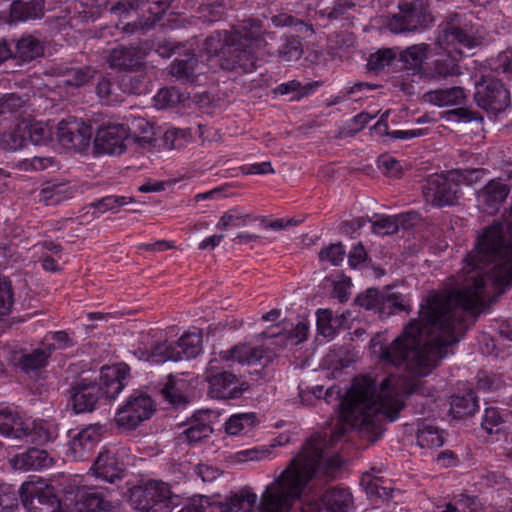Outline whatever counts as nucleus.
Wrapping results in <instances>:
<instances>
[{
    "label": "nucleus",
    "instance_id": "f257e3e1",
    "mask_svg": "<svg viewBox=\"0 0 512 512\" xmlns=\"http://www.w3.org/2000/svg\"><path fill=\"white\" fill-rule=\"evenodd\" d=\"M509 226L494 222L483 229L465 259L460 288L427 297L419 320H411L401 335L380 348L379 358L385 365L406 364L413 375H429L446 357L448 348L466 333L469 311L505 292L512 284V237L506 238Z\"/></svg>",
    "mask_w": 512,
    "mask_h": 512
},
{
    "label": "nucleus",
    "instance_id": "f03ea898",
    "mask_svg": "<svg viewBox=\"0 0 512 512\" xmlns=\"http://www.w3.org/2000/svg\"><path fill=\"white\" fill-rule=\"evenodd\" d=\"M425 392V382L416 378L389 375L378 391L373 379L362 377L340 401V415L346 423L358 426L362 437L374 442L383 433L382 420L394 421L398 417L404 407V396Z\"/></svg>",
    "mask_w": 512,
    "mask_h": 512
},
{
    "label": "nucleus",
    "instance_id": "7ed1b4c3",
    "mask_svg": "<svg viewBox=\"0 0 512 512\" xmlns=\"http://www.w3.org/2000/svg\"><path fill=\"white\" fill-rule=\"evenodd\" d=\"M265 35H270L260 20L247 18L233 26L228 33L214 32L208 36L202 50L208 61L215 60L223 70L232 71L237 68L250 72L256 65V51L265 42Z\"/></svg>",
    "mask_w": 512,
    "mask_h": 512
},
{
    "label": "nucleus",
    "instance_id": "20e7f679",
    "mask_svg": "<svg viewBox=\"0 0 512 512\" xmlns=\"http://www.w3.org/2000/svg\"><path fill=\"white\" fill-rule=\"evenodd\" d=\"M346 433V427H337L327 440L321 436L312 437L297 457L291 460L290 465L280 474V476L268 487H273L276 483L280 484L278 493L283 496L296 491V495L289 496L288 510H290L295 499L299 498L304 487L316 474H323L330 477L332 473L341 467L342 461L336 454H330L327 451L329 442L337 441Z\"/></svg>",
    "mask_w": 512,
    "mask_h": 512
},
{
    "label": "nucleus",
    "instance_id": "39448f33",
    "mask_svg": "<svg viewBox=\"0 0 512 512\" xmlns=\"http://www.w3.org/2000/svg\"><path fill=\"white\" fill-rule=\"evenodd\" d=\"M127 365L103 366L98 382L81 379L70 390L69 403L77 414L92 412L102 399H115L129 377Z\"/></svg>",
    "mask_w": 512,
    "mask_h": 512
},
{
    "label": "nucleus",
    "instance_id": "423d86ee",
    "mask_svg": "<svg viewBox=\"0 0 512 512\" xmlns=\"http://www.w3.org/2000/svg\"><path fill=\"white\" fill-rule=\"evenodd\" d=\"M0 434L11 441L42 445L57 437L56 428L45 422L23 419L6 408L0 410Z\"/></svg>",
    "mask_w": 512,
    "mask_h": 512
},
{
    "label": "nucleus",
    "instance_id": "0eeeda50",
    "mask_svg": "<svg viewBox=\"0 0 512 512\" xmlns=\"http://www.w3.org/2000/svg\"><path fill=\"white\" fill-rule=\"evenodd\" d=\"M129 501L140 512H171L178 505V496L168 483L149 480L130 489Z\"/></svg>",
    "mask_w": 512,
    "mask_h": 512
},
{
    "label": "nucleus",
    "instance_id": "6e6552de",
    "mask_svg": "<svg viewBox=\"0 0 512 512\" xmlns=\"http://www.w3.org/2000/svg\"><path fill=\"white\" fill-rule=\"evenodd\" d=\"M280 487L276 483L273 487H267L261 497V512H288L289 497H281L278 493ZM296 491L290 492L288 496L296 495ZM257 496L254 493H246L245 495L234 494L225 504H220L219 512H254V506Z\"/></svg>",
    "mask_w": 512,
    "mask_h": 512
},
{
    "label": "nucleus",
    "instance_id": "1a4fd4ad",
    "mask_svg": "<svg viewBox=\"0 0 512 512\" xmlns=\"http://www.w3.org/2000/svg\"><path fill=\"white\" fill-rule=\"evenodd\" d=\"M434 18L424 0L399 4V12L388 17L385 27L394 34L409 33L428 28Z\"/></svg>",
    "mask_w": 512,
    "mask_h": 512
},
{
    "label": "nucleus",
    "instance_id": "9d476101",
    "mask_svg": "<svg viewBox=\"0 0 512 512\" xmlns=\"http://www.w3.org/2000/svg\"><path fill=\"white\" fill-rule=\"evenodd\" d=\"M218 363V359H211L205 371V379L209 384V395L222 400L240 398L250 388L249 383L240 380L232 372L220 368Z\"/></svg>",
    "mask_w": 512,
    "mask_h": 512
},
{
    "label": "nucleus",
    "instance_id": "9b49d317",
    "mask_svg": "<svg viewBox=\"0 0 512 512\" xmlns=\"http://www.w3.org/2000/svg\"><path fill=\"white\" fill-rule=\"evenodd\" d=\"M422 193L427 203L439 208L457 204L462 194L451 171L430 175L422 186Z\"/></svg>",
    "mask_w": 512,
    "mask_h": 512
},
{
    "label": "nucleus",
    "instance_id": "f8f14e48",
    "mask_svg": "<svg viewBox=\"0 0 512 512\" xmlns=\"http://www.w3.org/2000/svg\"><path fill=\"white\" fill-rule=\"evenodd\" d=\"M474 99L480 108L494 115L504 112L511 106L510 91L496 78H482L476 86Z\"/></svg>",
    "mask_w": 512,
    "mask_h": 512
},
{
    "label": "nucleus",
    "instance_id": "ddd939ff",
    "mask_svg": "<svg viewBox=\"0 0 512 512\" xmlns=\"http://www.w3.org/2000/svg\"><path fill=\"white\" fill-rule=\"evenodd\" d=\"M172 0H120L110 8V12L126 17L130 11H141L140 25L152 28L165 15Z\"/></svg>",
    "mask_w": 512,
    "mask_h": 512
},
{
    "label": "nucleus",
    "instance_id": "4468645a",
    "mask_svg": "<svg viewBox=\"0 0 512 512\" xmlns=\"http://www.w3.org/2000/svg\"><path fill=\"white\" fill-rule=\"evenodd\" d=\"M153 412L152 398L143 392L135 391L129 396L125 405L117 411L116 423L119 427L132 430L149 419Z\"/></svg>",
    "mask_w": 512,
    "mask_h": 512
},
{
    "label": "nucleus",
    "instance_id": "2eb2a0df",
    "mask_svg": "<svg viewBox=\"0 0 512 512\" xmlns=\"http://www.w3.org/2000/svg\"><path fill=\"white\" fill-rule=\"evenodd\" d=\"M92 135V127L76 118L62 120L57 124V139L65 149L85 152L90 146Z\"/></svg>",
    "mask_w": 512,
    "mask_h": 512
},
{
    "label": "nucleus",
    "instance_id": "dca6fc26",
    "mask_svg": "<svg viewBox=\"0 0 512 512\" xmlns=\"http://www.w3.org/2000/svg\"><path fill=\"white\" fill-rule=\"evenodd\" d=\"M272 349L263 346H251L247 343H239L227 351H222L220 357L226 361H237L242 365H260L261 369H256L254 373L263 378V371L275 358Z\"/></svg>",
    "mask_w": 512,
    "mask_h": 512
},
{
    "label": "nucleus",
    "instance_id": "f3484780",
    "mask_svg": "<svg viewBox=\"0 0 512 512\" xmlns=\"http://www.w3.org/2000/svg\"><path fill=\"white\" fill-rule=\"evenodd\" d=\"M19 492L28 512H61L60 501L49 487L43 489L34 483L25 482Z\"/></svg>",
    "mask_w": 512,
    "mask_h": 512
},
{
    "label": "nucleus",
    "instance_id": "a211bd4d",
    "mask_svg": "<svg viewBox=\"0 0 512 512\" xmlns=\"http://www.w3.org/2000/svg\"><path fill=\"white\" fill-rule=\"evenodd\" d=\"M129 141L128 129L124 124H107L99 127L94 139L97 153L120 155Z\"/></svg>",
    "mask_w": 512,
    "mask_h": 512
},
{
    "label": "nucleus",
    "instance_id": "6ab92c4d",
    "mask_svg": "<svg viewBox=\"0 0 512 512\" xmlns=\"http://www.w3.org/2000/svg\"><path fill=\"white\" fill-rule=\"evenodd\" d=\"M441 35L438 40L440 43L458 44L461 47L472 49L481 44L483 36L478 34V30L474 31L472 26L464 25L463 27L456 25L454 19L440 26Z\"/></svg>",
    "mask_w": 512,
    "mask_h": 512
},
{
    "label": "nucleus",
    "instance_id": "aec40b11",
    "mask_svg": "<svg viewBox=\"0 0 512 512\" xmlns=\"http://www.w3.org/2000/svg\"><path fill=\"white\" fill-rule=\"evenodd\" d=\"M104 431V426L91 424L72 436L69 447L73 457L78 460L88 459L100 442Z\"/></svg>",
    "mask_w": 512,
    "mask_h": 512
},
{
    "label": "nucleus",
    "instance_id": "412c9836",
    "mask_svg": "<svg viewBox=\"0 0 512 512\" xmlns=\"http://www.w3.org/2000/svg\"><path fill=\"white\" fill-rule=\"evenodd\" d=\"M353 506L352 493L347 488L333 487L327 489L319 502L308 505L305 512H348Z\"/></svg>",
    "mask_w": 512,
    "mask_h": 512
},
{
    "label": "nucleus",
    "instance_id": "4be33fe9",
    "mask_svg": "<svg viewBox=\"0 0 512 512\" xmlns=\"http://www.w3.org/2000/svg\"><path fill=\"white\" fill-rule=\"evenodd\" d=\"M93 469L98 478L109 483H115L126 475V467L116 454L108 449H103L96 457Z\"/></svg>",
    "mask_w": 512,
    "mask_h": 512
},
{
    "label": "nucleus",
    "instance_id": "5701e85b",
    "mask_svg": "<svg viewBox=\"0 0 512 512\" xmlns=\"http://www.w3.org/2000/svg\"><path fill=\"white\" fill-rule=\"evenodd\" d=\"M106 59L111 69L134 71L142 66L144 55L138 47L118 46L110 50Z\"/></svg>",
    "mask_w": 512,
    "mask_h": 512
},
{
    "label": "nucleus",
    "instance_id": "b1692460",
    "mask_svg": "<svg viewBox=\"0 0 512 512\" xmlns=\"http://www.w3.org/2000/svg\"><path fill=\"white\" fill-rule=\"evenodd\" d=\"M509 193V185L492 179L477 192V202L484 212L492 214L504 203Z\"/></svg>",
    "mask_w": 512,
    "mask_h": 512
},
{
    "label": "nucleus",
    "instance_id": "393cba45",
    "mask_svg": "<svg viewBox=\"0 0 512 512\" xmlns=\"http://www.w3.org/2000/svg\"><path fill=\"white\" fill-rule=\"evenodd\" d=\"M5 55L2 58H12L21 63L31 62L43 55V46L32 35H23L13 41V47L4 46Z\"/></svg>",
    "mask_w": 512,
    "mask_h": 512
},
{
    "label": "nucleus",
    "instance_id": "a878e982",
    "mask_svg": "<svg viewBox=\"0 0 512 512\" xmlns=\"http://www.w3.org/2000/svg\"><path fill=\"white\" fill-rule=\"evenodd\" d=\"M215 413L211 410H199L189 419L181 438L189 444L198 443L213 433L212 418Z\"/></svg>",
    "mask_w": 512,
    "mask_h": 512
},
{
    "label": "nucleus",
    "instance_id": "bb28decb",
    "mask_svg": "<svg viewBox=\"0 0 512 512\" xmlns=\"http://www.w3.org/2000/svg\"><path fill=\"white\" fill-rule=\"evenodd\" d=\"M45 14V0H11L9 23L35 21Z\"/></svg>",
    "mask_w": 512,
    "mask_h": 512
},
{
    "label": "nucleus",
    "instance_id": "cd10ccee",
    "mask_svg": "<svg viewBox=\"0 0 512 512\" xmlns=\"http://www.w3.org/2000/svg\"><path fill=\"white\" fill-rule=\"evenodd\" d=\"M460 66L450 53H440L423 69V75L429 80H442L450 76L460 75Z\"/></svg>",
    "mask_w": 512,
    "mask_h": 512
},
{
    "label": "nucleus",
    "instance_id": "c85d7f7f",
    "mask_svg": "<svg viewBox=\"0 0 512 512\" xmlns=\"http://www.w3.org/2000/svg\"><path fill=\"white\" fill-rule=\"evenodd\" d=\"M52 462L45 450L34 447L16 455L12 460L14 467L21 470H38L51 466Z\"/></svg>",
    "mask_w": 512,
    "mask_h": 512
},
{
    "label": "nucleus",
    "instance_id": "c756f323",
    "mask_svg": "<svg viewBox=\"0 0 512 512\" xmlns=\"http://www.w3.org/2000/svg\"><path fill=\"white\" fill-rule=\"evenodd\" d=\"M54 349L53 345H49L46 349L37 348L31 352L21 353L18 358H15L16 365L26 374L37 372L48 364Z\"/></svg>",
    "mask_w": 512,
    "mask_h": 512
},
{
    "label": "nucleus",
    "instance_id": "7c9ffc66",
    "mask_svg": "<svg viewBox=\"0 0 512 512\" xmlns=\"http://www.w3.org/2000/svg\"><path fill=\"white\" fill-rule=\"evenodd\" d=\"M62 77V83L67 86L81 87L88 83L96 74V70L90 66H60L55 69Z\"/></svg>",
    "mask_w": 512,
    "mask_h": 512
},
{
    "label": "nucleus",
    "instance_id": "2f4dec72",
    "mask_svg": "<svg viewBox=\"0 0 512 512\" xmlns=\"http://www.w3.org/2000/svg\"><path fill=\"white\" fill-rule=\"evenodd\" d=\"M198 59L194 54H186L183 58H177L170 66V74L182 83H192L199 72Z\"/></svg>",
    "mask_w": 512,
    "mask_h": 512
},
{
    "label": "nucleus",
    "instance_id": "473e14b6",
    "mask_svg": "<svg viewBox=\"0 0 512 512\" xmlns=\"http://www.w3.org/2000/svg\"><path fill=\"white\" fill-rule=\"evenodd\" d=\"M128 135L139 146L146 148L154 145L156 141L153 125L144 118H135L130 126H126Z\"/></svg>",
    "mask_w": 512,
    "mask_h": 512
},
{
    "label": "nucleus",
    "instance_id": "72a5a7b5",
    "mask_svg": "<svg viewBox=\"0 0 512 512\" xmlns=\"http://www.w3.org/2000/svg\"><path fill=\"white\" fill-rule=\"evenodd\" d=\"M465 93L461 87L431 90L424 94L426 102L437 106L458 105L463 102Z\"/></svg>",
    "mask_w": 512,
    "mask_h": 512
},
{
    "label": "nucleus",
    "instance_id": "f704fd0d",
    "mask_svg": "<svg viewBox=\"0 0 512 512\" xmlns=\"http://www.w3.org/2000/svg\"><path fill=\"white\" fill-rule=\"evenodd\" d=\"M141 357H145L147 361L155 363L181 361L176 343H170L168 341L155 343L149 351H143Z\"/></svg>",
    "mask_w": 512,
    "mask_h": 512
},
{
    "label": "nucleus",
    "instance_id": "c9c22d12",
    "mask_svg": "<svg viewBox=\"0 0 512 512\" xmlns=\"http://www.w3.org/2000/svg\"><path fill=\"white\" fill-rule=\"evenodd\" d=\"M185 381L173 375L167 377V381L161 389L163 398L174 407L184 406L188 403L186 396L183 394Z\"/></svg>",
    "mask_w": 512,
    "mask_h": 512
},
{
    "label": "nucleus",
    "instance_id": "e433bc0d",
    "mask_svg": "<svg viewBox=\"0 0 512 512\" xmlns=\"http://www.w3.org/2000/svg\"><path fill=\"white\" fill-rule=\"evenodd\" d=\"M478 407V400L473 390H469L463 395L452 396L451 411L456 418L472 415Z\"/></svg>",
    "mask_w": 512,
    "mask_h": 512
},
{
    "label": "nucleus",
    "instance_id": "4c0bfd02",
    "mask_svg": "<svg viewBox=\"0 0 512 512\" xmlns=\"http://www.w3.org/2000/svg\"><path fill=\"white\" fill-rule=\"evenodd\" d=\"M417 444L421 448H438L441 447L445 438L443 431L438 427L422 423L417 430Z\"/></svg>",
    "mask_w": 512,
    "mask_h": 512
},
{
    "label": "nucleus",
    "instance_id": "58836bf2",
    "mask_svg": "<svg viewBox=\"0 0 512 512\" xmlns=\"http://www.w3.org/2000/svg\"><path fill=\"white\" fill-rule=\"evenodd\" d=\"M175 343L181 360L195 358L202 350V336L200 333H185Z\"/></svg>",
    "mask_w": 512,
    "mask_h": 512
},
{
    "label": "nucleus",
    "instance_id": "ea45409f",
    "mask_svg": "<svg viewBox=\"0 0 512 512\" xmlns=\"http://www.w3.org/2000/svg\"><path fill=\"white\" fill-rule=\"evenodd\" d=\"M25 125L18 124L14 129L0 133V149L13 152L26 146Z\"/></svg>",
    "mask_w": 512,
    "mask_h": 512
},
{
    "label": "nucleus",
    "instance_id": "a19ab883",
    "mask_svg": "<svg viewBox=\"0 0 512 512\" xmlns=\"http://www.w3.org/2000/svg\"><path fill=\"white\" fill-rule=\"evenodd\" d=\"M428 50L429 45L427 44L413 45L400 53V59L406 69L420 70L424 59L427 57Z\"/></svg>",
    "mask_w": 512,
    "mask_h": 512
},
{
    "label": "nucleus",
    "instance_id": "79ce46f5",
    "mask_svg": "<svg viewBox=\"0 0 512 512\" xmlns=\"http://www.w3.org/2000/svg\"><path fill=\"white\" fill-rule=\"evenodd\" d=\"M388 116V112H385L380 119L377 121V123L373 126V129L378 133L379 135H387L393 139H401V140H408L414 137H419L424 135V131L422 129H413V130H395L392 132H389L388 124L386 122Z\"/></svg>",
    "mask_w": 512,
    "mask_h": 512
},
{
    "label": "nucleus",
    "instance_id": "37998d69",
    "mask_svg": "<svg viewBox=\"0 0 512 512\" xmlns=\"http://www.w3.org/2000/svg\"><path fill=\"white\" fill-rule=\"evenodd\" d=\"M112 504L105 501L98 492L88 493L81 502L77 503V512H109Z\"/></svg>",
    "mask_w": 512,
    "mask_h": 512
},
{
    "label": "nucleus",
    "instance_id": "c03bdc74",
    "mask_svg": "<svg viewBox=\"0 0 512 512\" xmlns=\"http://www.w3.org/2000/svg\"><path fill=\"white\" fill-rule=\"evenodd\" d=\"M184 94L176 87L162 88L154 96V106L158 109H167L176 107L180 102L184 101Z\"/></svg>",
    "mask_w": 512,
    "mask_h": 512
},
{
    "label": "nucleus",
    "instance_id": "a18cd8bd",
    "mask_svg": "<svg viewBox=\"0 0 512 512\" xmlns=\"http://www.w3.org/2000/svg\"><path fill=\"white\" fill-rule=\"evenodd\" d=\"M199 18L204 22H217L224 18L226 7L222 0H212L198 7Z\"/></svg>",
    "mask_w": 512,
    "mask_h": 512
},
{
    "label": "nucleus",
    "instance_id": "49530a36",
    "mask_svg": "<svg viewBox=\"0 0 512 512\" xmlns=\"http://www.w3.org/2000/svg\"><path fill=\"white\" fill-rule=\"evenodd\" d=\"M404 217L407 216H383L380 219L372 222V232L381 236L395 234L399 230V221H401V219Z\"/></svg>",
    "mask_w": 512,
    "mask_h": 512
},
{
    "label": "nucleus",
    "instance_id": "de8ad7c7",
    "mask_svg": "<svg viewBox=\"0 0 512 512\" xmlns=\"http://www.w3.org/2000/svg\"><path fill=\"white\" fill-rule=\"evenodd\" d=\"M26 142L30 141L34 145H46L50 139V131L42 123H25Z\"/></svg>",
    "mask_w": 512,
    "mask_h": 512
},
{
    "label": "nucleus",
    "instance_id": "09e8293b",
    "mask_svg": "<svg viewBox=\"0 0 512 512\" xmlns=\"http://www.w3.org/2000/svg\"><path fill=\"white\" fill-rule=\"evenodd\" d=\"M396 57V52L392 48H382L372 53L367 62L369 70H382L390 66Z\"/></svg>",
    "mask_w": 512,
    "mask_h": 512
},
{
    "label": "nucleus",
    "instance_id": "8fccbe9b",
    "mask_svg": "<svg viewBox=\"0 0 512 512\" xmlns=\"http://www.w3.org/2000/svg\"><path fill=\"white\" fill-rule=\"evenodd\" d=\"M271 21L276 27L294 26L297 28L296 31L299 33L305 35H311L314 33L311 25L306 24L302 20L297 19L286 13H280L278 15L273 16L271 18Z\"/></svg>",
    "mask_w": 512,
    "mask_h": 512
},
{
    "label": "nucleus",
    "instance_id": "3c124183",
    "mask_svg": "<svg viewBox=\"0 0 512 512\" xmlns=\"http://www.w3.org/2000/svg\"><path fill=\"white\" fill-rule=\"evenodd\" d=\"M384 293L379 292L376 288H369L365 293L359 294L355 302L366 309H373L381 312V306L383 301Z\"/></svg>",
    "mask_w": 512,
    "mask_h": 512
},
{
    "label": "nucleus",
    "instance_id": "603ef678",
    "mask_svg": "<svg viewBox=\"0 0 512 512\" xmlns=\"http://www.w3.org/2000/svg\"><path fill=\"white\" fill-rule=\"evenodd\" d=\"M13 304L11 281L6 277H0V319L11 312Z\"/></svg>",
    "mask_w": 512,
    "mask_h": 512
},
{
    "label": "nucleus",
    "instance_id": "864d4df0",
    "mask_svg": "<svg viewBox=\"0 0 512 512\" xmlns=\"http://www.w3.org/2000/svg\"><path fill=\"white\" fill-rule=\"evenodd\" d=\"M256 420L253 413L237 414L231 416L225 425V430L230 435H237L245 427L252 426Z\"/></svg>",
    "mask_w": 512,
    "mask_h": 512
},
{
    "label": "nucleus",
    "instance_id": "5fc2aeb1",
    "mask_svg": "<svg viewBox=\"0 0 512 512\" xmlns=\"http://www.w3.org/2000/svg\"><path fill=\"white\" fill-rule=\"evenodd\" d=\"M339 321L334 318L333 313L329 309H319L317 311V327L319 332L325 337H331L335 333V325Z\"/></svg>",
    "mask_w": 512,
    "mask_h": 512
},
{
    "label": "nucleus",
    "instance_id": "6e6d98bb",
    "mask_svg": "<svg viewBox=\"0 0 512 512\" xmlns=\"http://www.w3.org/2000/svg\"><path fill=\"white\" fill-rule=\"evenodd\" d=\"M24 100L21 96L10 93L0 98V116H16L24 106Z\"/></svg>",
    "mask_w": 512,
    "mask_h": 512
},
{
    "label": "nucleus",
    "instance_id": "4d7b16f0",
    "mask_svg": "<svg viewBox=\"0 0 512 512\" xmlns=\"http://www.w3.org/2000/svg\"><path fill=\"white\" fill-rule=\"evenodd\" d=\"M450 171L456 182L459 183L460 188L461 184L472 185L478 182L486 174V170L483 168L453 169Z\"/></svg>",
    "mask_w": 512,
    "mask_h": 512
},
{
    "label": "nucleus",
    "instance_id": "13d9d810",
    "mask_svg": "<svg viewBox=\"0 0 512 512\" xmlns=\"http://www.w3.org/2000/svg\"><path fill=\"white\" fill-rule=\"evenodd\" d=\"M250 219L252 217L249 214H241L236 210H230L222 215L216 227L220 230H227L229 227H242Z\"/></svg>",
    "mask_w": 512,
    "mask_h": 512
},
{
    "label": "nucleus",
    "instance_id": "bf43d9fd",
    "mask_svg": "<svg viewBox=\"0 0 512 512\" xmlns=\"http://www.w3.org/2000/svg\"><path fill=\"white\" fill-rule=\"evenodd\" d=\"M312 89V85L308 84L306 86H302L301 83L297 80H292L287 83H282L278 85L273 92L279 95H287L289 93H296V95L292 99H300L304 96H307Z\"/></svg>",
    "mask_w": 512,
    "mask_h": 512
},
{
    "label": "nucleus",
    "instance_id": "052dcab7",
    "mask_svg": "<svg viewBox=\"0 0 512 512\" xmlns=\"http://www.w3.org/2000/svg\"><path fill=\"white\" fill-rule=\"evenodd\" d=\"M134 198L132 197H125V196H116V195H110L103 197L96 203H93L92 205L97 208L100 212L104 213L109 210H117L118 208L126 205L127 203L134 202Z\"/></svg>",
    "mask_w": 512,
    "mask_h": 512
},
{
    "label": "nucleus",
    "instance_id": "680f3d73",
    "mask_svg": "<svg viewBox=\"0 0 512 512\" xmlns=\"http://www.w3.org/2000/svg\"><path fill=\"white\" fill-rule=\"evenodd\" d=\"M345 253L344 246L341 243L330 244L328 247L320 250L319 259L337 266L343 261Z\"/></svg>",
    "mask_w": 512,
    "mask_h": 512
},
{
    "label": "nucleus",
    "instance_id": "e2e57ef3",
    "mask_svg": "<svg viewBox=\"0 0 512 512\" xmlns=\"http://www.w3.org/2000/svg\"><path fill=\"white\" fill-rule=\"evenodd\" d=\"M503 423L501 414L497 408H487L485 410L482 428L489 434L498 433L500 431V425Z\"/></svg>",
    "mask_w": 512,
    "mask_h": 512
},
{
    "label": "nucleus",
    "instance_id": "0e129e2a",
    "mask_svg": "<svg viewBox=\"0 0 512 512\" xmlns=\"http://www.w3.org/2000/svg\"><path fill=\"white\" fill-rule=\"evenodd\" d=\"M355 4L350 0H338L331 8L320 11L322 16H327L330 20H336L346 16L347 12L354 8Z\"/></svg>",
    "mask_w": 512,
    "mask_h": 512
},
{
    "label": "nucleus",
    "instance_id": "69168bd1",
    "mask_svg": "<svg viewBox=\"0 0 512 512\" xmlns=\"http://www.w3.org/2000/svg\"><path fill=\"white\" fill-rule=\"evenodd\" d=\"M395 310H397V311H405L406 310V306L403 303V300L401 299V295L393 293V292L384 293L380 313L381 314H391Z\"/></svg>",
    "mask_w": 512,
    "mask_h": 512
},
{
    "label": "nucleus",
    "instance_id": "338daca9",
    "mask_svg": "<svg viewBox=\"0 0 512 512\" xmlns=\"http://www.w3.org/2000/svg\"><path fill=\"white\" fill-rule=\"evenodd\" d=\"M116 85L108 78L101 77L96 85L98 97L107 103L117 101Z\"/></svg>",
    "mask_w": 512,
    "mask_h": 512
},
{
    "label": "nucleus",
    "instance_id": "774afa93",
    "mask_svg": "<svg viewBox=\"0 0 512 512\" xmlns=\"http://www.w3.org/2000/svg\"><path fill=\"white\" fill-rule=\"evenodd\" d=\"M279 55L286 61L297 60L302 55L301 42L298 38L292 37L280 48Z\"/></svg>",
    "mask_w": 512,
    "mask_h": 512
}]
</instances>
